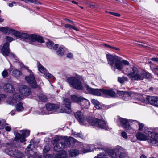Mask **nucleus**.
Instances as JSON below:
<instances>
[{"label":"nucleus","mask_w":158,"mask_h":158,"mask_svg":"<svg viewBox=\"0 0 158 158\" xmlns=\"http://www.w3.org/2000/svg\"><path fill=\"white\" fill-rule=\"evenodd\" d=\"M143 133L141 132L137 133V138L141 141L147 140L148 142L151 145L158 146V133L150 131L148 129H143Z\"/></svg>","instance_id":"1"},{"label":"nucleus","mask_w":158,"mask_h":158,"mask_svg":"<svg viewBox=\"0 0 158 158\" xmlns=\"http://www.w3.org/2000/svg\"><path fill=\"white\" fill-rule=\"evenodd\" d=\"M106 57L108 64L111 66L114 65L115 68L119 71H121L125 66L130 65L128 61L121 60L120 57L116 55L106 54Z\"/></svg>","instance_id":"2"},{"label":"nucleus","mask_w":158,"mask_h":158,"mask_svg":"<svg viewBox=\"0 0 158 158\" xmlns=\"http://www.w3.org/2000/svg\"><path fill=\"white\" fill-rule=\"evenodd\" d=\"M76 140L73 138L70 137L68 140L58 136H56L55 139L52 141V143L55 145L54 149L55 151H60L68 147H69L72 142L75 143Z\"/></svg>","instance_id":"3"},{"label":"nucleus","mask_w":158,"mask_h":158,"mask_svg":"<svg viewBox=\"0 0 158 158\" xmlns=\"http://www.w3.org/2000/svg\"><path fill=\"white\" fill-rule=\"evenodd\" d=\"M124 73L132 81H140L144 79L143 71L136 67H128L124 70Z\"/></svg>","instance_id":"4"},{"label":"nucleus","mask_w":158,"mask_h":158,"mask_svg":"<svg viewBox=\"0 0 158 158\" xmlns=\"http://www.w3.org/2000/svg\"><path fill=\"white\" fill-rule=\"evenodd\" d=\"M14 35L23 40H26L29 42H35L36 41L41 43L44 42L42 37L36 35H29L26 33H20L15 30Z\"/></svg>","instance_id":"5"},{"label":"nucleus","mask_w":158,"mask_h":158,"mask_svg":"<svg viewBox=\"0 0 158 158\" xmlns=\"http://www.w3.org/2000/svg\"><path fill=\"white\" fill-rule=\"evenodd\" d=\"M106 154L104 155V156H108L111 158H120L121 155L122 156H126L124 149L122 147L118 146L113 149H110L108 150Z\"/></svg>","instance_id":"6"},{"label":"nucleus","mask_w":158,"mask_h":158,"mask_svg":"<svg viewBox=\"0 0 158 158\" xmlns=\"http://www.w3.org/2000/svg\"><path fill=\"white\" fill-rule=\"evenodd\" d=\"M66 81L70 86L73 88L78 90L82 89V84L78 77H68L67 78Z\"/></svg>","instance_id":"7"},{"label":"nucleus","mask_w":158,"mask_h":158,"mask_svg":"<svg viewBox=\"0 0 158 158\" xmlns=\"http://www.w3.org/2000/svg\"><path fill=\"white\" fill-rule=\"evenodd\" d=\"M24 67L27 69L28 72L29 73V75L26 77L25 80L33 88L37 87V85L34 73L31 70L28 69V67L27 66H24Z\"/></svg>","instance_id":"8"},{"label":"nucleus","mask_w":158,"mask_h":158,"mask_svg":"<svg viewBox=\"0 0 158 158\" xmlns=\"http://www.w3.org/2000/svg\"><path fill=\"white\" fill-rule=\"evenodd\" d=\"M23 98V95L19 94V93L16 92L13 94L12 97L8 98L7 103L10 105H13L17 101L21 100Z\"/></svg>","instance_id":"9"},{"label":"nucleus","mask_w":158,"mask_h":158,"mask_svg":"<svg viewBox=\"0 0 158 158\" xmlns=\"http://www.w3.org/2000/svg\"><path fill=\"white\" fill-rule=\"evenodd\" d=\"M20 132L21 135L19 133H17L15 134V140L16 141L19 140L21 142H23L25 141V137L29 135L30 131L28 130H21Z\"/></svg>","instance_id":"10"},{"label":"nucleus","mask_w":158,"mask_h":158,"mask_svg":"<svg viewBox=\"0 0 158 158\" xmlns=\"http://www.w3.org/2000/svg\"><path fill=\"white\" fill-rule=\"evenodd\" d=\"M101 145V143L100 142H98L97 143H96V144H95L94 146L93 145L84 146L83 148L82 149L81 151L84 153H86L94 151V148L95 149H98L102 150V149L100 148Z\"/></svg>","instance_id":"11"},{"label":"nucleus","mask_w":158,"mask_h":158,"mask_svg":"<svg viewBox=\"0 0 158 158\" xmlns=\"http://www.w3.org/2000/svg\"><path fill=\"white\" fill-rule=\"evenodd\" d=\"M5 152L10 156H14L17 158H20L23 156V154L19 151L14 149L7 148L5 150Z\"/></svg>","instance_id":"12"},{"label":"nucleus","mask_w":158,"mask_h":158,"mask_svg":"<svg viewBox=\"0 0 158 158\" xmlns=\"http://www.w3.org/2000/svg\"><path fill=\"white\" fill-rule=\"evenodd\" d=\"M131 120H128L127 119L118 117L117 119V122L118 124L119 123L120 125L123 128L128 130L130 128V126L128 122H131Z\"/></svg>","instance_id":"13"},{"label":"nucleus","mask_w":158,"mask_h":158,"mask_svg":"<svg viewBox=\"0 0 158 158\" xmlns=\"http://www.w3.org/2000/svg\"><path fill=\"white\" fill-rule=\"evenodd\" d=\"M63 103L61 106V108L63 109V112L70 113L71 111V102L69 100L68 98H66L64 100Z\"/></svg>","instance_id":"14"},{"label":"nucleus","mask_w":158,"mask_h":158,"mask_svg":"<svg viewBox=\"0 0 158 158\" xmlns=\"http://www.w3.org/2000/svg\"><path fill=\"white\" fill-rule=\"evenodd\" d=\"M9 46V44L8 43L6 42L4 44L2 50L3 55L5 56L11 55L13 56V58L15 59V56L10 53Z\"/></svg>","instance_id":"15"},{"label":"nucleus","mask_w":158,"mask_h":158,"mask_svg":"<svg viewBox=\"0 0 158 158\" xmlns=\"http://www.w3.org/2000/svg\"><path fill=\"white\" fill-rule=\"evenodd\" d=\"M19 90L21 94L23 96H28L30 94V90L27 86L21 85L19 87Z\"/></svg>","instance_id":"16"},{"label":"nucleus","mask_w":158,"mask_h":158,"mask_svg":"<svg viewBox=\"0 0 158 158\" xmlns=\"http://www.w3.org/2000/svg\"><path fill=\"white\" fill-rule=\"evenodd\" d=\"M53 49L56 50V54L59 56H62L65 53V48L63 46L59 47L58 44H55L54 46Z\"/></svg>","instance_id":"17"},{"label":"nucleus","mask_w":158,"mask_h":158,"mask_svg":"<svg viewBox=\"0 0 158 158\" xmlns=\"http://www.w3.org/2000/svg\"><path fill=\"white\" fill-rule=\"evenodd\" d=\"M87 91L90 94L100 96L101 95L102 89H93L88 85H86Z\"/></svg>","instance_id":"18"},{"label":"nucleus","mask_w":158,"mask_h":158,"mask_svg":"<svg viewBox=\"0 0 158 158\" xmlns=\"http://www.w3.org/2000/svg\"><path fill=\"white\" fill-rule=\"evenodd\" d=\"M146 98L151 104L158 107V97L155 96H148Z\"/></svg>","instance_id":"19"},{"label":"nucleus","mask_w":158,"mask_h":158,"mask_svg":"<svg viewBox=\"0 0 158 158\" xmlns=\"http://www.w3.org/2000/svg\"><path fill=\"white\" fill-rule=\"evenodd\" d=\"M31 145L30 144L27 147V148L25 150V152L26 153L27 156L28 158H31L34 157L33 156L37 152L36 149H31L30 147Z\"/></svg>","instance_id":"20"},{"label":"nucleus","mask_w":158,"mask_h":158,"mask_svg":"<svg viewBox=\"0 0 158 158\" xmlns=\"http://www.w3.org/2000/svg\"><path fill=\"white\" fill-rule=\"evenodd\" d=\"M75 116L81 124H84L85 122V117L81 112L77 111L75 114Z\"/></svg>","instance_id":"21"},{"label":"nucleus","mask_w":158,"mask_h":158,"mask_svg":"<svg viewBox=\"0 0 158 158\" xmlns=\"http://www.w3.org/2000/svg\"><path fill=\"white\" fill-rule=\"evenodd\" d=\"M3 89L6 92L11 93L15 91V89L12 85L9 84H5L3 86Z\"/></svg>","instance_id":"22"},{"label":"nucleus","mask_w":158,"mask_h":158,"mask_svg":"<svg viewBox=\"0 0 158 158\" xmlns=\"http://www.w3.org/2000/svg\"><path fill=\"white\" fill-rule=\"evenodd\" d=\"M0 31L5 34H12L13 35H14V33L15 32V30L4 27H2L0 28Z\"/></svg>","instance_id":"23"},{"label":"nucleus","mask_w":158,"mask_h":158,"mask_svg":"<svg viewBox=\"0 0 158 158\" xmlns=\"http://www.w3.org/2000/svg\"><path fill=\"white\" fill-rule=\"evenodd\" d=\"M58 106L55 104L48 103L47 104L46 108L48 111H54L58 108Z\"/></svg>","instance_id":"24"},{"label":"nucleus","mask_w":158,"mask_h":158,"mask_svg":"<svg viewBox=\"0 0 158 158\" xmlns=\"http://www.w3.org/2000/svg\"><path fill=\"white\" fill-rule=\"evenodd\" d=\"M98 119L96 118L89 117L87 119V121L89 124L92 126H97L98 125Z\"/></svg>","instance_id":"25"},{"label":"nucleus","mask_w":158,"mask_h":158,"mask_svg":"<svg viewBox=\"0 0 158 158\" xmlns=\"http://www.w3.org/2000/svg\"><path fill=\"white\" fill-rule=\"evenodd\" d=\"M102 93L104 94L110 96H113L114 95L115 93L112 90H106L102 89Z\"/></svg>","instance_id":"26"},{"label":"nucleus","mask_w":158,"mask_h":158,"mask_svg":"<svg viewBox=\"0 0 158 158\" xmlns=\"http://www.w3.org/2000/svg\"><path fill=\"white\" fill-rule=\"evenodd\" d=\"M97 125H98L99 127L104 129L105 130H107V124L104 121L98 119Z\"/></svg>","instance_id":"27"},{"label":"nucleus","mask_w":158,"mask_h":158,"mask_svg":"<svg viewBox=\"0 0 158 158\" xmlns=\"http://www.w3.org/2000/svg\"><path fill=\"white\" fill-rule=\"evenodd\" d=\"M83 99L84 98L81 96L78 97L75 95L71 96V99L74 102H81Z\"/></svg>","instance_id":"28"},{"label":"nucleus","mask_w":158,"mask_h":158,"mask_svg":"<svg viewBox=\"0 0 158 158\" xmlns=\"http://www.w3.org/2000/svg\"><path fill=\"white\" fill-rule=\"evenodd\" d=\"M81 104L84 107L87 108L90 106V103L87 99L84 98L83 100L81 101Z\"/></svg>","instance_id":"29"},{"label":"nucleus","mask_w":158,"mask_h":158,"mask_svg":"<svg viewBox=\"0 0 158 158\" xmlns=\"http://www.w3.org/2000/svg\"><path fill=\"white\" fill-rule=\"evenodd\" d=\"M16 110L18 112H20L23 110L24 108L23 104L21 102L17 103L15 106Z\"/></svg>","instance_id":"30"},{"label":"nucleus","mask_w":158,"mask_h":158,"mask_svg":"<svg viewBox=\"0 0 158 158\" xmlns=\"http://www.w3.org/2000/svg\"><path fill=\"white\" fill-rule=\"evenodd\" d=\"M12 75L15 77H19L22 75V73L20 71L15 69L13 70Z\"/></svg>","instance_id":"31"},{"label":"nucleus","mask_w":158,"mask_h":158,"mask_svg":"<svg viewBox=\"0 0 158 158\" xmlns=\"http://www.w3.org/2000/svg\"><path fill=\"white\" fill-rule=\"evenodd\" d=\"M67 154L65 151H62L56 155V158H65L66 157Z\"/></svg>","instance_id":"32"},{"label":"nucleus","mask_w":158,"mask_h":158,"mask_svg":"<svg viewBox=\"0 0 158 158\" xmlns=\"http://www.w3.org/2000/svg\"><path fill=\"white\" fill-rule=\"evenodd\" d=\"M37 65L39 71L42 73H45L46 71V69L39 62H37Z\"/></svg>","instance_id":"33"},{"label":"nucleus","mask_w":158,"mask_h":158,"mask_svg":"<svg viewBox=\"0 0 158 158\" xmlns=\"http://www.w3.org/2000/svg\"><path fill=\"white\" fill-rule=\"evenodd\" d=\"M73 25H72L68 24H67L65 25L64 27L66 28L69 29H73L76 31H79L78 29L74 25V24Z\"/></svg>","instance_id":"34"},{"label":"nucleus","mask_w":158,"mask_h":158,"mask_svg":"<svg viewBox=\"0 0 158 158\" xmlns=\"http://www.w3.org/2000/svg\"><path fill=\"white\" fill-rule=\"evenodd\" d=\"M79 153V151L77 149H74L69 151V154L71 157L75 156Z\"/></svg>","instance_id":"35"},{"label":"nucleus","mask_w":158,"mask_h":158,"mask_svg":"<svg viewBox=\"0 0 158 158\" xmlns=\"http://www.w3.org/2000/svg\"><path fill=\"white\" fill-rule=\"evenodd\" d=\"M44 76L45 78L48 79H50L51 80H54L55 79L54 77L49 73H45Z\"/></svg>","instance_id":"36"},{"label":"nucleus","mask_w":158,"mask_h":158,"mask_svg":"<svg viewBox=\"0 0 158 158\" xmlns=\"http://www.w3.org/2000/svg\"><path fill=\"white\" fill-rule=\"evenodd\" d=\"M38 96L39 99L41 101L46 102L47 101V98L45 95L42 94H39Z\"/></svg>","instance_id":"37"},{"label":"nucleus","mask_w":158,"mask_h":158,"mask_svg":"<svg viewBox=\"0 0 158 158\" xmlns=\"http://www.w3.org/2000/svg\"><path fill=\"white\" fill-rule=\"evenodd\" d=\"M143 73L144 78L145 77V78L147 79H150L152 77V75L149 73L143 71Z\"/></svg>","instance_id":"38"},{"label":"nucleus","mask_w":158,"mask_h":158,"mask_svg":"<svg viewBox=\"0 0 158 158\" xmlns=\"http://www.w3.org/2000/svg\"><path fill=\"white\" fill-rule=\"evenodd\" d=\"M133 121L136 122L138 123L139 126V131H142L144 126V124L142 123L138 122L135 120H133Z\"/></svg>","instance_id":"39"},{"label":"nucleus","mask_w":158,"mask_h":158,"mask_svg":"<svg viewBox=\"0 0 158 158\" xmlns=\"http://www.w3.org/2000/svg\"><path fill=\"white\" fill-rule=\"evenodd\" d=\"M6 124V122L5 120H0V129H3Z\"/></svg>","instance_id":"40"},{"label":"nucleus","mask_w":158,"mask_h":158,"mask_svg":"<svg viewBox=\"0 0 158 158\" xmlns=\"http://www.w3.org/2000/svg\"><path fill=\"white\" fill-rule=\"evenodd\" d=\"M46 45L49 48H53V44L51 41H48L46 43Z\"/></svg>","instance_id":"41"},{"label":"nucleus","mask_w":158,"mask_h":158,"mask_svg":"<svg viewBox=\"0 0 158 158\" xmlns=\"http://www.w3.org/2000/svg\"><path fill=\"white\" fill-rule=\"evenodd\" d=\"M2 76H3V77L4 78H5L7 77L8 76V72L5 69L2 71Z\"/></svg>","instance_id":"42"},{"label":"nucleus","mask_w":158,"mask_h":158,"mask_svg":"<svg viewBox=\"0 0 158 158\" xmlns=\"http://www.w3.org/2000/svg\"><path fill=\"white\" fill-rule=\"evenodd\" d=\"M50 148L49 145H47L44 147L43 149L44 152H47L50 150Z\"/></svg>","instance_id":"43"},{"label":"nucleus","mask_w":158,"mask_h":158,"mask_svg":"<svg viewBox=\"0 0 158 158\" xmlns=\"http://www.w3.org/2000/svg\"><path fill=\"white\" fill-rule=\"evenodd\" d=\"M30 3L35 4H41V3L38 2L36 0H29Z\"/></svg>","instance_id":"44"},{"label":"nucleus","mask_w":158,"mask_h":158,"mask_svg":"<svg viewBox=\"0 0 158 158\" xmlns=\"http://www.w3.org/2000/svg\"><path fill=\"white\" fill-rule=\"evenodd\" d=\"M72 133L74 135V136L75 137H81L82 135L80 133H76V132H73V131L72 130Z\"/></svg>","instance_id":"45"},{"label":"nucleus","mask_w":158,"mask_h":158,"mask_svg":"<svg viewBox=\"0 0 158 158\" xmlns=\"http://www.w3.org/2000/svg\"><path fill=\"white\" fill-rule=\"evenodd\" d=\"M45 109L44 108H42L40 109V111H39L40 114L41 115H44V114H46V113L44 112Z\"/></svg>","instance_id":"46"},{"label":"nucleus","mask_w":158,"mask_h":158,"mask_svg":"<svg viewBox=\"0 0 158 158\" xmlns=\"http://www.w3.org/2000/svg\"><path fill=\"white\" fill-rule=\"evenodd\" d=\"M121 135L122 137L124 138L125 139H127V133L124 132L122 131L121 133Z\"/></svg>","instance_id":"47"},{"label":"nucleus","mask_w":158,"mask_h":158,"mask_svg":"<svg viewBox=\"0 0 158 158\" xmlns=\"http://www.w3.org/2000/svg\"><path fill=\"white\" fill-rule=\"evenodd\" d=\"M108 13L113 15L119 17V16H120V15L119 13H114V12H109Z\"/></svg>","instance_id":"48"},{"label":"nucleus","mask_w":158,"mask_h":158,"mask_svg":"<svg viewBox=\"0 0 158 158\" xmlns=\"http://www.w3.org/2000/svg\"><path fill=\"white\" fill-rule=\"evenodd\" d=\"M92 103L94 104V105L98 104L99 103V102L97 100L95 99H93L91 100Z\"/></svg>","instance_id":"49"},{"label":"nucleus","mask_w":158,"mask_h":158,"mask_svg":"<svg viewBox=\"0 0 158 158\" xmlns=\"http://www.w3.org/2000/svg\"><path fill=\"white\" fill-rule=\"evenodd\" d=\"M118 81L121 84H123L124 82V80L123 79V77H118Z\"/></svg>","instance_id":"50"},{"label":"nucleus","mask_w":158,"mask_h":158,"mask_svg":"<svg viewBox=\"0 0 158 158\" xmlns=\"http://www.w3.org/2000/svg\"><path fill=\"white\" fill-rule=\"evenodd\" d=\"M6 39L7 41H9L10 42H11L14 40L13 38L9 36H7Z\"/></svg>","instance_id":"51"},{"label":"nucleus","mask_w":158,"mask_h":158,"mask_svg":"<svg viewBox=\"0 0 158 158\" xmlns=\"http://www.w3.org/2000/svg\"><path fill=\"white\" fill-rule=\"evenodd\" d=\"M67 57L69 58H72L73 57V55L72 53H69L67 54Z\"/></svg>","instance_id":"52"},{"label":"nucleus","mask_w":158,"mask_h":158,"mask_svg":"<svg viewBox=\"0 0 158 158\" xmlns=\"http://www.w3.org/2000/svg\"><path fill=\"white\" fill-rule=\"evenodd\" d=\"M16 4V2H11L10 3H8V6L9 7H12L14 5V4Z\"/></svg>","instance_id":"53"},{"label":"nucleus","mask_w":158,"mask_h":158,"mask_svg":"<svg viewBox=\"0 0 158 158\" xmlns=\"http://www.w3.org/2000/svg\"><path fill=\"white\" fill-rule=\"evenodd\" d=\"M158 70V67H155L152 69V71L155 74L157 73V70Z\"/></svg>","instance_id":"54"},{"label":"nucleus","mask_w":158,"mask_h":158,"mask_svg":"<svg viewBox=\"0 0 158 158\" xmlns=\"http://www.w3.org/2000/svg\"><path fill=\"white\" fill-rule=\"evenodd\" d=\"M54 156L52 155L47 154L45 156V158H54Z\"/></svg>","instance_id":"55"},{"label":"nucleus","mask_w":158,"mask_h":158,"mask_svg":"<svg viewBox=\"0 0 158 158\" xmlns=\"http://www.w3.org/2000/svg\"><path fill=\"white\" fill-rule=\"evenodd\" d=\"M6 130L7 131H10L11 130V128L10 126H6L5 127Z\"/></svg>","instance_id":"56"},{"label":"nucleus","mask_w":158,"mask_h":158,"mask_svg":"<svg viewBox=\"0 0 158 158\" xmlns=\"http://www.w3.org/2000/svg\"><path fill=\"white\" fill-rule=\"evenodd\" d=\"M6 98V96L5 95L3 94H0V101L2 99H4Z\"/></svg>","instance_id":"57"},{"label":"nucleus","mask_w":158,"mask_h":158,"mask_svg":"<svg viewBox=\"0 0 158 158\" xmlns=\"http://www.w3.org/2000/svg\"><path fill=\"white\" fill-rule=\"evenodd\" d=\"M89 6V7L91 8H95L96 5L94 4H92V3H88Z\"/></svg>","instance_id":"58"},{"label":"nucleus","mask_w":158,"mask_h":158,"mask_svg":"<svg viewBox=\"0 0 158 158\" xmlns=\"http://www.w3.org/2000/svg\"><path fill=\"white\" fill-rule=\"evenodd\" d=\"M152 61L158 62V58H152L151 59Z\"/></svg>","instance_id":"59"},{"label":"nucleus","mask_w":158,"mask_h":158,"mask_svg":"<svg viewBox=\"0 0 158 158\" xmlns=\"http://www.w3.org/2000/svg\"><path fill=\"white\" fill-rule=\"evenodd\" d=\"M94 106H95V108H97V109H100V106L99 103L98 104H96V105H95Z\"/></svg>","instance_id":"60"},{"label":"nucleus","mask_w":158,"mask_h":158,"mask_svg":"<svg viewBox=\"0 0 158 158\" xmlns=\"http://www.w3.org/2000/svg\"><path fill=\"white\" fill-rule=\"evenodd\" d=\"M65 20L66 21H68V22L72 23L73 24H74V22L73 21H71V20H70L69 19H65Z\"/></svg>","instance_id":"61"},{"label":"nucleus","mask_w":158,"mask_h":158,"mask_svg":"<svg viewBox=\"0 0 158 158\" xmlns=\"http://www.w3.org/2000/svg\"><path fill=\"white\" fill-rule=\"evenodd\" d=\"M15 110H12V111L10 113V114L11 115H13L15 114Z\"/></svg>","instance_id":"62"},{"label":"nucleus","mask_w":158,"mask_h":158,"mask_svg":"<svg viewBox=\"0 0 158 158\" xmlns=\"http://www.w3.org/2000/svg\"><path fill=\"white\" fill-rule=\"evenodd\" d=\"M137 44L140 45H142L144 46H146L145 45H144V43H142V42H138Z\"/></svg>","instance_id":"63"},{"label":"nucleus","mask_w":158,"mask_h":158,"mask_svg":"<svg viewBox=\"0 0 158 158\" xmlns=\"http://www.w3.org/2000/svg\"><path fill=\"white\" fill-rule=\"evenodd\" d=\"M123 79L124 80V81H128V79L127 77H123Z\"/></svg>","instance_id":"64"}]
</instances>
